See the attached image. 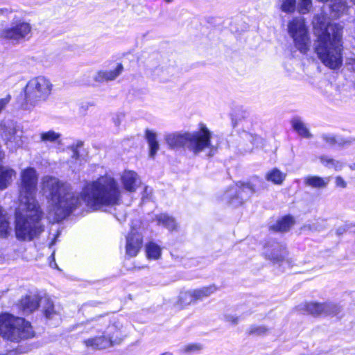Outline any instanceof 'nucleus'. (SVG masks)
<instances>
[{"mask_svg": "<svg viewBox=\"0 0 355 355\" xmlns=\"http://www.w3.org/2000/svg\"><path fill=\"white\" fill-rule=\"evenodd\" d=\"M146 252L148 259L157 260L161 257L162 250L158 245L150 242L146 246Z\"/></svg>", "mask_w": 355, "mask_h": 355, "instance_id": "obj_33", "label": "nucleus"}, {"mask_svg": "<svg viewBox=\"0 0 355 355\" xmlns=\"http://www.w3.org/2000/svg\"><path fill=\"white\" fill-rule=\"evenodd\" d=\"M268 331V329L263 326H253L250 327V334L256 335H263Z\"/></svg>", "mask_w": 355, "mask_h": 355, "instance_id": "obj_38", "label": "nucleus"}, {"mask_svg": "<svg viewBox=\"0 0 355 355\" xmlns=\"http://www.w3.org/2000/svg\"><path fill=\"white\" fill-rule=\"evenodd\" d=\"M322 139L329 145L339 146H345L352 144L355 141V139L352 137L344 138L342 137H336L332 134H323L322 135Z\"/></svg>", "mask_w": 355, "mask_h": 355, "instance_id": "obj_21", "label": "nucleus"}, {"mask_svg": "<svg viewBox=\"0 0 355 355\" xmlns=\"http://www.w3.org/2000/svg\"><path fill=\"white\" fill-rule=\"evenodd\" d=\"M335 184L337 187L340 188H345L347 187V183L345 180L341 176H336L335 178Z\"/></svg>", "mask_w": 355, "mask_h": 355, "instance_id": "obj_42", "label": "nucleus"}, {"mask_svg": "<svg viewBox=\"0 0 355 355\" xmlns=\"http://www.w3.org/2000/svg\"><path fill=\"white\" fill-rule=\"evenodd\" d=\"M42 306L46 318L55 319L60 318L59 310L55 309L53 302L50 299H43L42 300Z\"/></svg>", "mask_w": 355, "mask_h": 355, "instance_id": "obj_22", "label": "nucleus"}, {"mask_svg": "<svg viewBox=\"0 0 355 355\" xmlns=\"http://www.w3.org/2000/svg\"><path fill=\"white\" fill-rule=\"evenodd\" d=\"M353 3L355 4V0H350Z\"/></svg>", "mask_w": 355, "mask_h": 355, "instance_id": "obj_49", "label": "nucleus"}, {"mask_svg": "<svg viewBox=\"0 0 355 355\" xmlns=\"http://www.w3.org/2000/svg\"><path fill=\"white\" fill-rule=\"evenodd\" d=\"M330 182V177L322 178L318 175H308L304 178V182L307 187L314 189H324Z\"/></svg>", "mask_w": 355, "mask_h": 355, "instance_id": "obj_20", "label": "nucleus"}, {"mask_svg": "<svg viewBox=\"0 0 355 355\" xmlns=\"http://www.w3.org/2000/svg\"><path fill=\"white\" fill-rule=\"evenodd\" d=\"M165 1H166V2H167V3H170V2H171V1H172V0H165Z\"/></svg>", "mask_w": 355, "mask_h": 355, "instance_id": "obj_48", "label": "nucleus"}, {"mask_svg": "<svg viewBox=\"0 0 355 355\" xmlns=\"http://www.w3.org/2000/svg\"><path fill=\"white\" fill-rule=\"evenodd\" d=\"M202 348L201 345L196 343L188 344L185 345L183 348L184 352H197L200 350Z\"/></svg>", "mask_w": 355, "mask_h": 355, "instance_id": "obj_39", "label": "nucleus"}, {"mask_svg": "<svg viewBox=\"0 0 355 355\" xmlns=\"http://www.w3.org/2000/svg\"><path fill=\"white\" fill-rule=\"evenodd\" d=\"M10 98H11L10 95H7L4 98H0V114L9 103Z\"/></svg>", "mask_w": 355, "mask_h": 355, "instance_id": "obj_41", "label": "nucleus"}, {"mask_svg": "<svg viewBox=\"0 0 355 355\" xmlns=\"http://www.w3.org/2000/svg\"><path fill=\"white\" fill-rule=\"evenodd\" d=\"M291 125L294 130L301 137L304 138H310L311 137L309 128L301 119L297 117L293 118L291 121Z\"/></svg>", "mask_w": 355, "mask_h": 355, "instance_id": "obj_26", "label": "nucleus"}, {"mask_svg": "<svg viewBox=\"0 0 355 355\" xmlns=\"http://www.w3.org/2000/svg\"><path fill=\"white\" fill-rule=\"evenodd\" d=\"M40 140L42 142H55L60 138V134L53 130L43 132L40 134Z\"/></svg>", "mask_w": 355, "mask_h": 355, "instance_id": "obj_34", "label": "nucleus"}, {"mask_svg": "<svg viewBox=\"0 0 355 355\" xmlns=\"http://www.w3.org/2000/svg\"><path fill=\"white\" fill-rule=\"evenodd\" d=\"M40 187L46 200V217L52 221L64 219L83 202L89 209L102 210L118 205L121 199L119 182L110 174L87 182L80 195L70 183L51 175L42 178Z\"/></svg>", "mask_w": 355, "mask_h": 355, "instance_id": "obj_1", "label": "nucleus"}, {"mask_svg": "<svg viewBox=\"0 0 355 355\" xmlns=\"http://www.w3.org/2000/svg\"><path fill=\"white\" fill-rule=\"evenodd\" d=\"M343 164L341 162L333 159L331 164V168H334L336 171H340L343 168Z\"/></svg>", "mask_w": 355, "mask_h": 355, "instance_id": "obj_44", "label": "nucleus"}, {"mask_svg": "<svg viewBox=\"0 0 355 355\" xmlns=\"http://www.w3.org/2000/svg\"><path fill=\"white\" fill-rule=\"evenodd\" d=\"M160 355H174L173 353L171 352H165L164 353H162Z\"/></svg>", "mask_w": 355, "mask_h": 355, "instance_id": "obj_46", "label": "nucleus"}, {"mask_svg": "<svg viewBox=\"0 0 355 355\" xmlns=\"http://www.w3.org/2000/svg\"><path fill=\"white\" fill-rule=\"evenodd\" d=\"M104 334L110 338L112 346L120 344L128 334L125 327L119 321L106 327Z\"/></svg>", "mask_w": 355, "mask_h": 355, "instance_id": "obj_16", "label": "nucleus"}, {"mask_svg": "<svg viewBox=\"0 0 355 355\" xmlns=\"http://www.w3.org/2000/svg\"><path fill=\"white\" fill-rule=\"evenodd\" d=\"M293 224L294 221L292 217L285 216L277 222L273 226V229L278 232H284L290 230Z\"/></svg>", "mask_w": 355, "mask_h": 355, "instance_id": "obj_32", "label": "nucleus"}, {"mask_svg": "<svg viewBox=\"0 0 355 355\" xmlns=\"http://www.w3.org/2000/svg\"><path fill=\"white\" fill-rule=\"evenodd\" d=\"M211 132L204 123L199 124L198 130L186 132H171L165 135L164 140L171 148L184 146L195 155L207 151L212 156L216 148L211 142Z\"/></svg>", "mask_w": 355, "mask_h": 355, "instance_id": "obj_3", "label": "nucleus"}, {"mask_svg": "<svg viewBox=\"0 0 355 355\" xmlns=\"http://www.w3.org/2000/svg\"><path fill=\"white\" fill-rule=\"evenodd\" d=\"M143 245V236L135 230H132L126 236L125 254L130 257L137 255Z\"/></svg>", "mask_w": 355, "mask_h": 355, "instance_id": "obj_15", "label": "nucleus"}, {"mask_svg": "<svg viewBox=\"0 0 355 355\" xmlns=\"http://www.w3.org/2000/svg\"><path fill=\"white\" fill-rule=\"evenodd\" d=\"M53 85L44 76L31 78L24 88V102L21 103L24 110H30L40 102L46 101L51 95Z\"/></svg>", "mask_w": 355, "mask_h": 355, "instance_id": "obj_6", "label": "nucleus"}, {"mask_svg": "<svg viewBox=\"0 0 355 355\" xmlns=\"http://www.w3.org/2000/svg\"><path fill=\"white\" fill-rule=\"evenodd\" d=\"M264 257L274 263L282 262L287 255L284 246L277 242L266 243L263 250Z\"/></svg>", "mask_w": 355, "mask_h": 355, "instance_id": "obj_14", "label": "nucleus"}, {"mask_svg": "<svg viewBox=\"0 0 355 355\" xmlns=\"http://www.w3.org/2000/svg\"><path fill=\"white\" fill-rule=\"evenodd\" d=\"M146 138L150 149L149 155L151 157H154L159 148V146L157 140V134L152 130H146Z\"/></svg>", "mask_w": 355, "mask_h": 355, "instance_id": "obj_25", "label": "nucleus"}, {"mask_svg": "<svg viewBox=\"0 0 355 355\" xmlns=\"http://www.w3.org/2000/svg\"><path fill=\"white\" fill-rule=\"evenodd\" d=\"M157 220L159 225H163L170 231L176 229L177 224L175 219L166 214H161L157 216Z\"/></svg>", "mask_w": 355, "mask_h": 355, "instance_id": "obj_31", "label": "nucleus"}, {"mask_svg": "<svg viewBox=\"0 0 355 355\" xmlns=\"http://www.w3.org/2000/svg\"><path fill=\"white\" fill-rule=\"evenodd\" d=\"M0 336L10 341L19 342L33 336L29 322L9 313L0 315Z\"/></svg>", "mask_w": 355, "mask_h": 355, "instance_id": "obj_5", "label": "nucleus"}, {"mask_svg": "<svg viewBox=\"0 0 355 355\" xmlns=\"http://www.w3.org/2000/svg\"><path fill=\"white\" fill-rule=\"evenodd\" d=\"M196 301H201L214 294L217 288L214 285H209L196 289H193Z\"/></svg>", "mask_w": 355, "mask_h": 355, "instance_id": "obj_27", "label": "nucleus"}, {"mask_svg": "<svg viewBox=\"0 0 355 355\" xmlns=\"http://www.w3.org/2000/svg\"><path fill=\"white\" fill-rule=\"evenodd\" d=\"M225 319L227 322H229L230 323H232V324H236L237 323L238 320H239V318L238 317L234 315H230V314H227L225 315Z\"/></svg>", "mask_w": 355, "mask_h": 355, "instance_id": "obj_45", "label": "nucleus"}, {"mask_svg": "<svg viewBox=\"0 0 355 355\" xmlns=\"http://www.w3.org/2000/svg\"><path fill=\"white\" fill-rule=\"evenodd\" d=\"M16 177V171L8 166L0 165V190L6 189Z\"/></svg>", "mask_w": 355, "mask_h": 355, "instance_id": "obj_19", "label": "nucleus"}, {"mask_svg": "<svg viewBox=\"0 0 355 355\" xmlns=\"http://www.w3.org/2000/svg\"><path fill=\"white\" fill-rule=\"evenodd\" d=\"M40 204L19 203L15 211V230L18 239L31 241L44 231Z\"/></svg>", "mask_w": 355, "mask_h": 355, "instance_id": "obj_4", "label": "nucleus"}, {"mask_svg": "<svg viewBox=\"0 0 355 355\" xmlns=\"http://www.w3.org/2000/svg\"><path fill=\"white\" fill-rule=\"evenodd\" d=\"M123 67L122 64H117L114 69L101 70L94 76L95 81L102 83L105 81H112L115 80L123 71Z\"/></svg>", "mask_w": 355, "mask_h": 355, "instance_id": "obj_18", "label": "nucleus"}, {"mask_svg": "<svg viewBox=\"0 0 355 355\" xmlns=\"http://www.w3.org/2000/svg\"><path fill=\"white\" fill-rule=\"evenodd\" d=\"M21 306L25 312L31 313L37 309L39 297L37 295L26 296L21 299Z\"/></svg>", "mask_w": 355, "mask_h": 355, "instance_id": "obj_24", "label": "nucleus"}, {"mask_svg": "<svg viewBox=\"0 0 355 355\" xmlns=\"http://www.w3.org/2000/svg\"><path fill=\"white\" fill-rule=\"evenodd\" d=\"M23 130L16 121L5 119L0 123V136L10 149L20 148L25 143Z\"/></svg>", "mask_w": 355, "mask_h": 355, "instance_id": "obj_11", "label": "nucleus"}, {"mask_svg": "<svg viewBox=\"0 0 355 355\" xmlns=\"http://www.w3.org/2000/svg\"><path fill=\"white\" fill-rule=\"evenodd\" d=\"M243 139L245 145L244 147L245 152H250L254 147L258 148L262 144L261 138L251 134L245 133Z\"/></svg>", "mask_w": 355, "mask_h": 355, "instance_id": "obj_28", "label": "nucleus"}, {"mask_svg": "<svg viewBox=\"0 0 355 355\" xmlns=\"http://www.w3.org/2000/svg\"><path fill=\"white\" fill-rule=\"evenodd\" d=\"M313 26L318 58L329 69L340 68L343 64V26L329 23L324 15L315 16Z\"/></svg>", "mask_w": 355, "mask_h": 355, "instance_id": "obj_2", "label": "nucleus"}, {"mask_svg": "<svg viewBox=\"0 0 355 355\" xmlns=\"http://www.w3.org/2000/svg\"><path fill=\"white\" fill-rule=\"evenodd\" d=\"M287 30L293 39L294 46L302 53H306L311 46V38L305 20L302 17H294L288 21Z\"/></svg>", "mask_w": 355, "mask_h": 355, "instance_id": "obj_9", "label": "nucleus"}, {"mask_svg": "<svg viewBox=\"0 0 355 355\" xmlns=\"http://www.w3.org/2000/svg\"><path fill=\"white\" fill-rule=\"evenodd\" d=\"M312 8V0H299L297 3V11L300 14H306Z\"/></svg>", "mask_w": 355, "mask_h": 355, "instance_id": "obj_37", "label": "nucleus"}, {"mask_svg": "<svg viewBox=\"0 0 355 355\" xmlns=\"http://www.w3.org/2000/svg\"><path fill=\"white\" fill-rule=\"evenodd\" d=\"M331 14L335 17H339L347 10V4L345 0H334L330 5Z\"/></svg>", "mask_w": 355, "mask_h": 355, "instance_id": "obj_30", "label": "nucleus"}, {"mask_svg": "<svg viewBox=\"0 0 355 355\" xmlns=\"http://www.w3.org/2000/svg\"><path fill=\"white\" fill-rule=\"evenodd\" d=\"M9 230V223L4 214L3 210L0 207V236H5Z\"/></svg>", "mask_w": 355, "mask_h": 355, "instance_id": "obj_35", "label": "nucleus"}, {"mask_svg": "<svg viewBox=\"0 0 355 355\" xmlns=\"http://www.w3.org/2000/svg\"><path fill=\"white\" fill-rule=\"evenodd\" d=\"M286 177L285 173L282 172L277 168H272L266 175V179L275 184L281 185Z\"/></svg>", "mask_w": 355, "mask_h": 355, "instance_id": "obj_29", "label": "nucleus"}, {"mask_svg": "<svg viewBox=\"0 0 355 355\" xmlns=\"http://www.w3.org/2000/svg\"><path fill=\"white\" fill-rule=\"evenodd\" d=\"M346 65L349 70L355 71V55L347 58Z\"/></svg>", "mask_w": 355, "mask_h": 355, "instance_id": "obj_40", "label": "nucleus"}, {"mask_svg": "<svg viewBox=\"0 0 355 355\" xmlns=\"http://www.w3.org/2000/svg\"><path fill=\"white\" fill-rule=\"evenodd\" d=\"M296 8V0H282L280 9L286 13H292Z\"/></svg>", "mask_w": 355, "mask_h": 355, "instance_id": "obj_36", "label": "nucleus"}, {"mask_svg": "<svg viewBox=\"0 0 355 355\" xmlns=\"http://www.w3.org/2000/svg\"><path fill=\"white\" fill-rule=\"evenodd\" d=\"M334 159L327 156H321L320 157V162L327 168H331V164Z\"/></svg>", "mask_w": 355, "mask_h": 355, "instance_id": "obj_43", "label": "nucleus"}, {"mask_svg": "<svg viewBox=\"0 0 355 355\" xmlns=\"http://www.w3.org/2000/svg\"><path fill=\"white\" fill-rule=\"evenodd\" d=\"M120 181L124 190L133 193L140 184V179L136 172L125 170L120 175Z\"/></svg>", "mask_w": 355, "mask_h": 355, "instance_id": "obj_17", "label": "nucleus"}, {"mask_svg": "<svg viewBox=\"0 0 355 355\" xmlns=\"http://www.w3.org/2000/svg\"><path fill=\"white\" fill-rule=\"evenodd\" d=\"M254 187L250 183H238L221 192L218 200L233 207L242 205L254 193Z\"/></svg>", "mask_w": 355, "mask_h": 355, "instance_id": "obj_8", "label": "nucleus"}, {"mask_svg": "<svg viewBox=\"0 0 355 355\" xmlns=\"http://www.w3.org/2000/svg\"><path fill=\"white\" fill-rule=\"evenodd\" d=\"M38 173L33 167L24 168L20 172L19 203L39 204L36 199Z\"/></svg>", "mask_w": 355, "mask_h": 355, "instance_id": "obj_7", "label": "nucleus"}, {"mask_svg": "<svg viewBox=\"0 0 355 355\" xmlns=\"http://www.w3.org/2000/svg\"><path fill=\"white\" fill-rule=\"evenodd\" d=\"M196 302L193 290L181 291L178 295L177 304L180 308H184Z\"/></svg>", "mask_w": 355, "mask_h": 355, "instance_id": "obj_23", "label": "nucleus"}, {"mask_svg": "<svg viewBox=\"0 0 355 355\" xmlns=\"http://www.w3.org/2000/svg\"><path fill=\"white\" fill-rule=\"evenodd\" d=\"M50 264H51V267H53V266L56 267V266H57V265H56V263H53H53H51Z\"/></svg>", "mask_w": 355, "mask_h": 355, "instance_id": "obj_47", "label": "nucleus"}, {"mask_svg": "<svg viewBox=\"0 0 355 355\" xmlns=\"http://www.w3.org/2000/svg\"><path fill=\"white\" fill-rule=\"evenodd\" d=\"M107 324V321L101 316H96L88 320L83 325L84 329L87 331L94 329L96 332L101 333L100 336L89 338L84 340V344L87 347L94 349H103L112 346L110 338L104 334L103 326Z\"/></svg>", "mask_w": 355, "mask_h": 355, "instance_id": "obj_10", "label": "nucleus"}, {"mask_svg": "<svg viewBox=\"0 0 355 355\" xmlns=\"http://www.w3.org/2000/svg\"><path fill=\"white\" fill-rule=\"evenodd\" d=\"M31 25L24 21L13 22L10 27L5 28L1 35L4 38L19 41L25 39L31 33Z\"/></svg>", "mask_w": 355, "mask_h": 355, "instance_id": "obj_13", "label": "nucleus"}, {"mask_svg": "<svg viewBox=\"0 0 355 355\" xmlns=\"http://www.w3.org/2000/svg\"><path fill=\"white\" fill-rule=\"evenodd\" d=\"M297 309L303 313L310 314L313 316L336 315L341 311V307L339 305L327 302H304L299 304Z\"/></svg>", "mask_w": 355, "mask_h": 355, "instance_id": "obj_12", "label": "nucleus"}]
</instances>
